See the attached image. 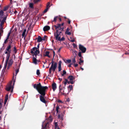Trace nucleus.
<instances>
[{
	"instance_id": "f257e3e1",
	"label": "nucleus",
	"mask_w": 129,
	"mask_h": 129,
	"mask_svg": "<svg viewBox=\"0 0 129 129\" xmlns=\"http://www.w3.org/2000/svg\"><path fill=\"white\" fill-rule=\"evenodd\" d=\"M34 87L41 94V95L40 96L41 101L44 103H45L46 101L43 96H44L45 95V91L46 90L48 89V87L46 86H42L41 84L39 83L37 84H35L34 85Z\"/></svg>"
},
{
	"instance_id": "f03ea898",
	"label": "nucleus",
	"mask_w": 129,
	"mask_h": 129,
	"mask_svg": "<svg viewBox=\"0 0 129 129\" xmlns=\"http://www.w3.org/2000/svg\"><path fill=\"white\" fill-rule=\"evenodd\" d=\"M10 56V54H7L6 62L3 70V72H4L3 75L4 76H6L7 74V71H5V69L8 70L13 63V60L12 59L9 60Z\"/></svg>"
},
{
	"instance_id": "7ed1b4c3",
	"label": "nucleus",
	"mask_w": 129,
	"mask_h": 129,
	"mask_svg": "<svg viewBox=\"0 0 129 129\" xmlns=\"http://www.w3.org/2000/svg\"><path fill=\"white\" fill-rule=\"evenodd\" d=\"M57 65V63L56 62H54L53 61H52L51 62V65L50 68L49 70V73H51V71L52 70L53 72H54L56 68Z\"/></svg>"
},
{
	"instance_id": "20e7f679",
	"label": "nucleus",
	"mask_w": 129,
	"mask_h": 129,
	"mask_svg": "<svg viewBox=\"0 0 129 129\" xmlns=\"http://www.w3.org/2000/svg\"><path fill=\"white\" fill-rule=\"evenodd\" d=\"M31 53L33 54V55L36 57V56L40 53L39 49L36 47L33 48L31 51Z\"/></svg>"
},
{
	"instance_id": "39448f33",
	"label": "nucleus",
	"mask_w": 129,
	"mask_h": 129,
	"mask_svg": "<svg viewBox=\"0 0 129 129\" xmlns=\"http://www.w3.org/2000/svg\"><path fill=\"white\" fill-rule=\"evenodd\" d=\"M58 32H56L54 34V35L56 39L59 41H62L64 40V38L63 37H62L61 38H60V36L59 34H58Z\"/></svg>"
},
{
	"instance_id": "423d86ee",
	"label": "nucleus",
	"mask_w": 129,
	"mask_h": 129,
	"mask_svg": "<svg viewBox=\"0 0 129 129\" xmlns=\"http://www.w3.org/2000/svg\"><path fill=\"white\" fill-rule=\"evenodd\" d=\"M79 48L82 53H84L85 52L86 50V48L83 46L81 44H79Z\"/></svg>"
},
{
	"instance_id": "0eeeda50",
	"label": "nucleus",
	"mask_w": 129,
	"mask_h": 129,
	"mask_svg": "<svg viewBox=\"0 0 129 129\" xmlns=\"http://www.w3.org/2000/svg\"><path fill=\"white\" fill-rule=\"evenodd\" d=\"M13 86L10 84L6 87V89L7 91H9L11 90V92H13Z\"/></svg>"
},
{
	"instance_id": "6e6552de",
	"label": "nucleus",
	"mask_w": 129,
	"mask_h": 129,
	"mask_svg": "<svg viewBox=\"0 0 129 129\" xmlns=\"http://www.w3.org/2000/svg\"><path fill=\"white\" fill-rule=\"evenodd\" d=\"M11 46L10 45H9L8 47H7L6 49V51L5 52L6 54H10L11 52Z\"/></svg>"
},
{
	"instance_id": "1a4fd4ad",
	"label": "nucleus",
	"mask_w": 129,
	"mask_h": 129,
	"mask_svg": "<svg viewBox=\"0 0 129 129\" xmlns=\"http://www.w3.org/2000/svg\"><path fill=\"white\" fill-rule=\"evenodd\" d=\"M55 28L56 29V32H58V30L60 29H61V25L60 24H57L56 25L54 26Z\"/></svg>"
},
{
	"instance_id": "9d476101",
	"label": "nucleus",
	"mask_w": 129,
	"mask_h": 129,
	"mask_svg": "<svg viewBox=\"0 0 129 129\" xmlns=\"http://www.w3.org/2000/svg\"><path fill=\"white\" fill-rule=\"evenodd\" d=\"M36 57L34 56V55L33 56V63L36 65L37 64L38 62H39V60H37Z\"/></svg>"
},
{
	"instance_id": "9b49d317",
	"label": "nucleus",
	"mask_w": 129,
	"mask_h": 129,
	"mask_svg": "<svg viewBox=\"0 0 129 129\" xmlns=\"http://www.w3.org/2000/svg\"><path fill=\"white\" fill-rule=\"evenodd\" d=\"M62 63L61 61H59V62L58 69L59 71H60L61 70V64Z\"/></svg>"
},
{
	"instance_id": "f8f14e48",
	"label": "nucleus",
	"mask_w": 129,
	"mask_h": 129,
	"mask_svg": "<svg viewBox=\"0 0 129 129\" xmlns=\"http://www.w3.org/2000/svg\"><path fill=\"white\" fill-rule=\"evenodd\" d=\"M50 29V27L48 26H44L43 28L44 31H45L49 30Z\"/></svg>"
},
{
	"instance_id": "ddd939ff",
	"label": "nucleus",
	"mask_w": 129,
	"mask_h": 129,
	"mask_svg": "<svg viewBox=\"0 0 129 129\" xmlns=\"http://www.w3.org/2000/svg\"><path fill=\"white\" fill-rule=\"evenodd\" d=\"M52 88L54 91L56 88V85L55 83H53L52 85Z\"/></svg>"
},
{
	"instance_id": "4468645a",
	"label": "nucleus",
	"mask_w": 129,
	"mask_h": 129,
	"mask_svg": "<svg viewBox=\"0 0 129 129\" xmlns=\"http://www.w3.org/2000/svg\"><path fill=\"white\" fill-rule=\"evenodd\" d=\"M26 31V29H24V30L22 34V36L23 37H25L26 36V35L25 34Z\"/></svg>"
},
{
	"instance_id": "2eb2a0df",
	"label": "nucleus",
	"mask_w": 129,
	"mask_h": 129,
	"mask_svg": "<svg viewBox=\"0 0 129 129\" xmlns=\"http://www.w3.org/2000/svg\"><path fill=\"white\" fill-rule=\"evenodd\" d=\"M42 40V38L40 36H39L37 38V42H40Z\"/></svg>"
},
{
	"instance_id": "dca6fc26",
	"label": "nucleus",
	"mask_w": 129,
	"mask_h": 129,
	"mask_svg": "<svg viewBox=\"0 0 129 129\" xmlns=\"http://www.w3.org/2000/svg\"><path fill=\"white\" fill-rule=\"evenodd\" d=\"M72 51H73L72 52H73V55L74 56H76V55H77V51H76L75 50H73Z\"/></svg>"
},
{
	"instance_id": "f3484780",
	"label": "nucleus",
	"mask_w": 129,
	"mask_h": 129,
	"mask_svg": "<svg viewBox=\"0 0 129 129\" xmlns=\"http://www.w3.org/2000/svg\"><path fill=\"white\" fill-rule=\"evenodd\" d=\"M68 79L71 81H72L74 79V78L73 76H71L69 77Z\"/></svg>"
},
{
	"instance_id": "a211bd4d",
	"label": "nucleus",
	"mask_w": 129,
	"mask_h": 129,
	"mask_svg": "<svg viewBox=\"0 0 129 129\" xmlns=\"http://www.w3.org/2000/svg\"><path fill=\"white\" fill-rule=\"evenodd\" d=\"M49 52L48 51L46 52L45 54V56H47L48 57H50V56L49 55Z\"/></svg>"
},
{
	"instance_id": "6ab92c4d",
	"label": "nucleus",
	"mask_w": 129,
	"mask_h": 129,
	"mask_svg": "<svg viewBox=\"0 0 129 129\" xmlns=\"http://www.w3.org/2000/svg\"><path fill=\"white\" fill-rule=\"evenodd\" d=\"M8 95H7L6 96V97H5V102H4V104H5L7 102V100H8Z\"/></svg>"
},
{
	"instance_id": "aec40b11",
	"label": "nucleus",
	"mask_w": 129,
	"mask_h": 129,
	"mask_svg": "<svg viewBox=\"0 0 129 129\" xmlns=\"http://www.w3.org/2000/svg\"><path fill=\"white\" fill-rule=\"evenodd\" d=\"M6 17H5L2 20L1 22L4 23L6 20Z\"/></svg>"
},
{
	"instance_id": "412c9836",
	"label": "nucleus",
	"mask_w": 129,
	"mask_h": 129,
	"mask_svg": "<svg viewBox=\"0 0 129 129\" xmlns=\"http://www.w3.org/2000/svg\"><path fill=\"white\" fill-rule=\"evenodd\" d=\"M65 33L68 35H70L71 34V33L69 31H66Z\"/></svg>"
},
{
	"instance_id": "4be33fe9",
	"label": "nucleus",
	"mask_w": 129,
	"mask_h": 129,
	"mask_svg": "<svg viewBox=\"0 0 129 129\" xmlns=\"http://www.w3.org/2000/svg\"><path fill=\"white\" fill-rule=\"evenodd\" d=\"M83 62V60H82L81 58L80 59V61L79 62V64L80 65H81L82 63Z\"/></svg>"
},
{
	"instance_id": "5701e85b",
	"label": "nucleus",
	"mask_w": 129,
	"mask_h": 129,
	"mask_svg": "<svg viewBox=\"0 0 129 129\" xmlns=\"http://www.w3.org/2000/svg\"><path fill=\"white\" fill-rule=\"evenodd\" d=\"M68 88L70 89V90H69V91H70L72 90L73 88L72 86V85H70L68 87Z\"/></svg>"
},
{
	"instance_id": "b1692460",
	"label": "nucleus",
	"mask_w": 129,
	"mask_h": 129,
	"mask_svg": "<svg viewBox=\"0 0 129 129\" xmlns=\"http://www.w3.org/2000/svg\"><path fill=\"white\" fill-rule=\"evenodd\" d=\"M4 12L2 11H0V16L2 17L3 16Z\"/></svg>"
},
{
	"instance_id": "393cba45",
	"label": "nucleus",
	"mask_w": 129,
	"mask_h": 129,
	"mask_svg": "<svg viewBox=\"0 0 129 129\" xmlns=\"http://www.w3.org/2000/svg\"><path fill=\"white\" fill-rule=\"evenodd\" d=\"M33 4L32 3H30L29 4V7L31 8H33Z\"/></svg>"
},
{
	"instance_id": "a878e982",
	"label": "nucleus",
	"mask_w": 129,
	"mask_h": 129,
	"mask_svg": "<svg viewBox=\"0 0 129 129\" xmlns=\"http://www.w3.org/2000/svg\"><path fill=\"white\" fill-rule=\"evenodd\" d=\"M4 23L1 22V23L0 24V28L1 29H3V25Z\"/></svg>"
},
{
	"instance_id": "bb28decb",
	"label": "nucleus",
	"mask_w": 129,
	"mask_h": 129,
	"mask_svg": "<svg viewBox=\"0 0 129 129\" xmlns=\"http://www.w3.org/2000/svg\"><path fill=\"white\" fill-rule=\"evenodd\" d=\"M70 40L72 42H73L75 41V39L74 38H72V37H70Z\"/></svg>"
},
{
	"instance_id": "cd10ccee",
	"label": "nucleus",
	"mask_w": 129,
	"mask_h": 129,
	"mask_svg": "<svg viewBox=\"0 0 129 129\" xmlns=\"http://www.w3.org/2000/svg\"><path fill=\"white\" fill-rule=\"evenodd\" d=\"M8 8H9L8 6H7L5 7L3 9V11H6V10L8 9Z\"/></svg>"
},
{
	"instance_id": "c85d7f7f",
	"label": "nucleus",
	"mask_w": 129,
	"mask_h": 129,
	"mask_svg": "<svg viewBox=\"0 0 129 129\" xmlns=\"http://www.w3.org/2000/svg\"><path fill=\"white\" fill-rule=\"evenodd\" d=\"M66 72L65 71H63V74H61L62 76H63L65 74H66Z\"/></svg>"
},
{
	"instance_id": "c756f323",
	"label": "nucleus",
	"mask_w": 129,
	"mask_h": 129,
	"mask_svg": "<svg viewBox=\"0 0 129 129\" xmlns=\"http://www.w3.org/2000/svg\"><path fill=\"white\" fill-rule=\"evenodd\" d=\"M36 73L37 75H39L40 74L39 70H37V71Z\"/></svg>"
},
{
	"instance_id": "7c9ffc66",
	"label": "nucleus",
	"mask_w": 129,
	"mask_h": 129,
	"mask_svg": "<svg viewBox=\"0 0 129 129\" xmlns=\"http://www.w3.org/2000/svg\"><path fill=\"white\" fill-rule=\"evenodd\" d=\"M49 5H50V3L49 2L48 3V4L47 5V7H46L47 8H48H48L50 7V6H49Z\"/></svg>"
},
{
	"instance_id": "2f4dec72",
	"label": "nucleus",
	"mask_w": 129,
	"mask_h": 129,
	"mask_svg": "<svg viewBox=\"0 0 129 129\" xmlns=\"http://www.w3.org/2000/svg\"><path fill=\"white\" fill-rule=\"evenodd\" d=\"M72 61L73 62V63H75L76 62V61L75 60V58H74L72 59Z\"/></svg>"
},
{
	"instance_id": "473e14b6",
	"label": "nucleus",
	"mask_w": 129,
	"mask_h": 129,
	"mask_svg": "<svg viewBox=\"0 0 129 129\" xmlns=\"http://www.w3.org/2000/svg\"><path fill=\"white\" fill-rule=\"evenodd\" d=\"M58 118L60 119L61 120H62V117L60 115H58Z\"/></svg>"
},
{
	"instance_id": "72a5a7b5",
	"label": "nucleus",
	"mask_w": 129,
	"mask_h": 129,
	"mask_svg": "<svg viewBox=\"0 0 129 129\" xmlns=\"http://www.w3.org/2000/svg\"><path fill=\"white\" fill-rule=\"evenodd\" d=\"M47 37L46 36H45L44 37L42 38V40L43 41H45L46 40V38Z\"/></svg>"
},
{
	"instance_id": "f704fd0d",
	"label": "nucleus",
	"mask_w": 129,
	"mask_h": 129,
	"mask_svg": "<svg viewBox=\"0 0 129 129\" xmlns=\"http://www.w3.org/2000/svg\"><path fill=\"white\" fill-rule=\"evenodd\" d=\"M68 82V80L67 79H65V81L64 82V84L65 85L66 84H67V82Z\"/></svg>"
},
{
	"instance_id": "c9c22d12",
	"label": "nucleus",
	"mask_w": 129,
	"mask_h": 129,
	"mask_svg": "<svg viewBox=\"0 0 129 129\" xmlns=\"http://www.w3.org/2000/svg\"><path fill=\"white\" fill-rule=\"evenodd\" d=\"M59 109V107L58 106H57L56 108V110L57 112V113H58V110Z\"/></svg>"
},
{
	"instance_id": "e433bc0d",
	"label": "nucleus",
	"mask_w": 129,
	"mask_h": 129,
	"mask_svg": "<svg viewBox=\"0 0 129 129\" xmlns=\"http://www.w3.org/2000/svg\"><path fill=\"white\" fill-rule=\"evenodd\" d=\"M71 62V60L70 59L67 60H66V62L68 63H70Z\"/></svg>"
},
{
	"instance_id": "4c0bfd02",
	"label": "nucleus",
	"mask_w": 129,
	"mask_h": 129,
	"mask_svg": "<svg viewBox=\"0 0 129 129\" xmlns=\"http://www.w3.org/2000/svg\"><path fill=\"white\" fill-rule=\"evenodd\" d=\"M68 83H71V84H73L74 83V82L73 81H68V82H67Z\"/></svg>"
},
{
	"instance_id": "58836bf2",
	"label": "nucleus",
	"mask_w": 129,
	"mask_h": 129,
	"mask_svg": "<svg viewBox=\"0 0 129 129\" xmlns=\"http://www.w3.org/2000/svg\"><path fill=\"white\" fill-rule=\"evenodd\" d=\"M3 106L2 102H0V109L2 108Z\"/></svg>"
},
{
	"instance_id": "ea45409f",
	"label": "nucleus",
	"mask_w": 129,
	"mask_h": 129,
	"mask_svg": "<svg viewBox=\"0 0 129 129\" xmlns=\"http://www.w3.org/2000/svg\"><path fill=\"white\" fill-rule=\"evenodd\" d=\"M78 56L79 57H82L81 52H79V53H78Z\"/></svg>"
},
{
	"instance_id": "a19ab883",
	"label": "nucleus",
	"mask_w": 129,
	"mask_h": 129,
	"mask_svg": "<svg viewBox=\"0 0 129 129\" xmlns=\"http://www.w3.org/2000/svg\"><path fill=\"white\" fill-rule=\"evenodd\" d=\"M73 46L74 48H76L77 47V45L73 43Z\"/></svg>"
},
{
	"instance_id": "79ce46f5",
	"label": "nucleus",
	"mask_w": 129,
	"mask_h": 129,
	"mask_svg": "<svg viewBox=\"0 0 129 129\" xmlns=\"http://www.w3.org/2000/svg\"><path fill=\"white\" fill-rule=\"evenodd\" d=\"M3 32V29H1L0 28V34H1V35L2 33Z\"/></svg>"
},
{
	"instance_id": "37998d69",
	"label": "nucleus",
	"mask_w": 129,
	"mask_h": 129,
	"mask_svg": "<svg viewBox=\"0 0 129 129\" xmlns=\"http://www.w3.org/2000/svg\"><path fill=\"white\" fill-rule=\"evenodd\" d=\"M48 8H47L44 11V13H46L48 11Z\"/></svg>"
},
{
	"instance_id": "c03bdc74",
	"label": "nucleus",
	"mask_w": 129,
	"mask_h": 129,
	"mask_svg": "<svg viewBox=\"0 0 129 129\" xmlns=\"http://www.w3.org/2000/svg\"><path fill=\"white\" fill-rule=\"evenodd\" d=\"M9 39L8 38H7V39H6V40H5L4 42V43H6L7 41H8V40Z\"/></svg>"
},
{
	"instance_id": "a18cd8bd",
	"label": "nucleus",
	"mask_w": 129,
	"mask_h": 129,
	"mask_svg": "<svg viewBox=\"0 0 129 129\" xmlns=\"http://www.w3.org/2000/svg\"><path fill=\"white\" fill-rule=\"evenodd\" d=\"M10 34H11V33H10V32L9 33H8V34L7 38H8V39L9 38V37L10 36Z\"/></svg>"
},
{
	"instance_id": "49530a36",
	"label": "nucleus",
	"mask_w": 129,
	"mask_h": 129,
	"mask_svg": "<svg viewBox=\"0 0 129 129\" xmlns=\"http://www.w3.org/2000/svg\"><path fill=\"white\" fill-rule=\"evenodd\" d=\"M57 122H55V128H56L57 127Z\"/></svg>"
},
{
	"instance_id": "de8ad7c7",
	"label": "nucleus",
	"mask_w": 129,
	"mask_h": 129,
	"mask_svg": "<svg viewBox=\"0 0 129 129\" xmlns=\"http://www.w3.org/2000/svg\"><path fill=\"white\" fill-rule=\"evenodd\" d=\"M71 30V29L69 28H67L66 31H70Z\"/></svg>"
},
{
	"instance_id": "09e8293b",
	"label": "nucleus",
	"mask_w": 129,
	"mask_h": 129,
	"mask_svg": "<svg viewBox=\"0 0 129 129\" xmlns=\"http://www.w3.org/2000/svg\"><path fill=\"white\" fill-rule=\"evenodd\" d=\"M17 51L16 50H14L13 52H14V53L15 54L16 53Z\"/></svg>"
},
{
	"instance_id": "8fccbe9b",
	"label": "nucleus",
	"mask_w": 129,
	"mask_h": 129,
	"mask_svg": "<svg viewBox=\"0 0 129 129\" xmlns=\"http://www.w3.org/2000/svg\"><path fill=\"white\" fill-rule=\"evenodd\" d=\"M56 17H55L54 18V20L53 21H55L56 19Z\"/></svg>"
},
{
	"instance_id": "3c124183",
	"label": "nucleus",
	"mask_w": 129,
	"mask_h": 129,
	"mask_svg": "<svg viewBox=\"0 0 129 129\" xmlns=\"http://www.w3.org/2000/svg\"><path fill=\"white\" fill-rule=\"evenodd\" d=\"M14 13L15 14H17V12L16 11V10H15L14 11Z\"/></svg>"
},
{
	"instance_id": "603ef678",
	"label": "nucleus",
	"mask_w": 129,
	"mask_h": 129,
	"mask_svg": "<svg viewBox=\"0 0 129 129\" xmlns=\"http://www.w3.org/2000/svg\"><path fill=\"white\" fill-rule=\"evenodd\" d=\"M18 72H19V70H17L16 71V75L18 73Z\"/></svg>"
},
{
	"instance_id": "864d4df0",
	"label": "nucleus",
	"mask_w": 129,
	"mask_h": 129,
	"mask_svg": "<svg viewBox=\"0 0 129 129\" xmlns=\"http://www.w3.org/2000/svg\"><path fill=\"white\" fill-rule=\"evenodd\" d=\"M78 66V64H74V66L75 67H77Z\"/></svg>"
},
{
	"instance_id": "5fc2aeb1",
	"label": "nucleus",
	"mask_w": 129,
	"mask_h": 129,
	"mask_svg": "<svg viewBox=\"0 0 129 129\" xmlns=\"http://www.w3.org/2000/svg\"><path fill=\"white\" fill-rule=\"evenodd\" d=\"M58 102H59V103H62V101L60 100H58Z\"/></svg>"
},
{
	"instance_id": "6e6d98bb",
	"label": "nucleus",
	"mask_w": 129,
	"mask_h": 129,
	"mask_svg": "<svg viewBox=\"0 0 129 129\" xmlns=\"http://www.w3.org/2000/svg\"><path fill=\"white\" fill-rule=\"evenodd\" d=\"M37 48H38V49H39V44H38V46H37Z\"/></svg>"
},
{
	"instance_id": "4d7b16f0",
	"label": "nucleus",
	"mask_w": 129,
	"mask_h": 129,
	"mask_svg": "<svg viewBox=\"0 0 129 129\" xmlns=\"http://www.w3.org/2000/svg\"><path fill=\"white\" fill-rule=\"evenodd\" d=\"M48 124V123H47V124H46V126H45V127H44V128H46V125H47Z\"/></svg>"
},
{
	"instance_id": "13d9d810",
	"label": "nucleus",
	"mask_w": 129,
	"mask_h": 129,
	"mask_svg": "<svg viewBox=\"0 0 129 129\" xmlns=\"http://www.w3.org/2000/svg\"><path fill=\"white\" fill-rule=\"evenodd\" d=\"M58 79L59 81H61L62 80V79L61 78H58Z\"/></svg>"
},
{
	"instance_id": "bf43d9fd",
	"label": "nucleus",
	"mask_w": 129,
	"mask_h": 129,
	"mask_svg": "<svg viewBox=\"0 0 129 129\" xmlns=\"http://www.w3.org/2000/svg\"><path fill=\"white\" fill-rule=\"evenodd\" d=\"M72 63H71V64H70V65H69V66H68L69 67H71V65H72Z\"/></svg>"
},
{
	"instance_id": "052dcab7",
	"label": "nucleus",
	"mask_w": 129,
	"mask_h": 129,
	"mask_svg": "<svg viewBox=\"0 0 129 129\" xmlns=\"http://www.w3.org/2000/svg\"><path fill=\"white\" fill-rule=\"evenodd\" d=\"M68 23H69V24H70V20H69L68 21Z\"/></svg>"
},
{
	"instance_id": "680f3d73",
	"label": "nucleus",
	"mask_w": 129,
	"mask_h": 129,
	"mask_svg": "<svg viewBox=\"0 0 129 129\" xmlns=\"http://www.w3.org/2000/svg\"><path fill=\"white\" fill-rule=\"evenodd\" d=\"M53 54H54V56L55 55V52L54 51H53Z\"/></svg>"
},
{
	"instance_id": "e2e57ef3",
	"label": "nucleus",
	"mask_w": 129,
	"mask_h": 129,
	"mask_svg": "<svg viewBox=\"0 0 129 129\" xmlns=\"http://www.w3.org/2000/svg\"><path fill=\"white\" fill-rule=\"evenodd\" d=\"M14 50H16V48L15 47L14 48Z\"/></svg>"
},
{
	"instance_id": "0e129e2a",
	"label": "nucleus",
	"mask_w": 129,
	"mask_h": 129,
	"mask_svg": "<svg viewBox=\"0 0 129 129\" xmlns=\"http://www.w3.org/2000/svg\"><path fill=\"white\" fill-rule=\"evenodd\" d=\"M2 66L1 65H0V69L2 68Z\"/></svg>"
},
{
	"instance_id": "69168bd1",
	"label": "nucleus",
	"mask_w": 129,
	"mask_h": 129,
	"mask_svg": "<svg viewBox=\"0 0 129 129\" xmlns=\"http://www.w3.org/2000/svg\"><path fill=\"white\" fill-rule=\"evenodd\" d=\"M81 69L82 70H83V68H81Z\"/></svg>"
},
{
	"instance_id": "338daca9",
	"label": "nucleus",
	"mask_w": 129,
	"mask_h": 129,
	"mask_svg": "<svg viewBox=\"0 0 129 129\" xmlns=\"http://www.w3.org/2000/svg\"><path fill=\"white\" fill-rule=\"evenodd\" d=\"M15 81H14V83H13V85H14V83H15Z\"/></svg>"
},
{
	"instance_id": "774afa93",
	"label": "nucleus",
	"mask_w": 129,
	"mask_h": 129,
	"mask_svg": "<svg viewBox=\"0 0 129 129\" xmlns=\"http://www.w3.org/2000/svg\"><path fill=\"white\" fill-rule=\"evenodd\" d=\"M2 111H0V114H1L2 113Z\"/></svg>"
}]
</instances>
